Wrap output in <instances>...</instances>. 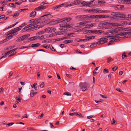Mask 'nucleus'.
Returning a JSON list of instances; mask_svg holds the SVG:
<instances>
[{
	"instance_id": "obj_47",
	"label": "nucleus",
	"mask_w": 131,
	"mask_h": 131,
	"mask_svg": "<svg viewBox=\"0 0 131 131\" xmlns=\"http://www.w3.org/2000/svg\"><path fill=\"white\" fill-rule=\"evenodd\" d=\"M49 47L50 49L52 51H55L56 50L54 49L53 48V46L50 45L49 46Z\"/></svg>"
},
{
	"instance_id": "obj_5",
	"label": "nucleus",
	"mask_w": 131,
	"mask_h": 131,
	"mask_svg": "<svg viewBox=\"0 0 131 131\" xmlns=\"http://www.w3.org/2000/svg\"><path fill=\"white\" fill-rule=\"evenodd\" d=\"M22 27V26H19V27H16L14 29L8 31L6 35H9V34H14L19 31L21 29V27Z\"/></svg>"
},
{
	"instance_id": "obj_25",
	"label": "nucleus",
	"mask_w": 131,
	"mask_h": 131,
	"mask_svg": "<svg viewBox=\"0 0 131 131\" xmlns=\"http://www.w3.org/2000/svg\"><path fill=\"white\" fill-rule=\"evenodd\" d=\"M80 3V1L78 0H76L72 2V4L73 5H76Z\"/></svg>"
},
{
	"instance_id": "obj_64",
	"label": "nucleus",
	"mask_w": 131,
	"mask_h": 131,
	"mask_svg": "<svg viewBox=\"0 0 131 131\" xmlns=\"http://www.w3.org/2000/svg\"><path fill=\"white\" fill-rule=\"evenodd\" d=\"M9 6H14V4L13 3H10L9 4Z\"/></svg>"
},
{
	"instance_id": "obj_45",
	"label": "nucleus",
	"mask_w": 131,
	"mask_h": 131,
	"mask_svg": "<svg viewBox=\"0 0 131 131\" xmlns=\"http://www.w3.org/2000/svg\"><path fill=\"white\" fill-rule=\"evenodd\" d=\"M106 2V1H103V0H99L98 3H101V4H104Z\"/></svg>"
},
{
	"instance_id": "obj_26",
	"label": "nucleus",
	"mask_w": 131,
	"mask_h": 131,
	"mask_svg": "<svg viewBox=\"0 0 131 131\" xmlns=\"http://www.w3.org/2000/svg\"><path fill=\"white\" fill-rule=\"evenodd\" d=\"M37 39V37L36 36H34L31 37L29 38V40L30 41L35 40Z\"/></svg>"
},
{
	"instance_id": "obj_7",
	"label": "nucleus",
	"mask_w": 131,
	"mask_h": 131,
	"mask_svg": "<svg viewBox=\"0 0 131 131\" xmlns=\"http://www.w3.org/2000/svg\"><path fill=\"white\" fill-rule=\"evenodd\" d=\"M46 32L51 33L56 31V28L52 27H48L44 29Z\"/></svg>"
},
{
	"instance_id": "obj_42",
	"label": "nucleus",
	"mask_w": 131,
	"mask_h": 131,
	"mask_svg": "<svg viewBox=\"0 0 131 131\" xmlns=\"http://www.w3.org/2000/svg\"><path fill=\"white\" fill-rule=\"evenodd\" d=\"M83 6H88V3L85 2H83L82 3Z\"/></svg>"
},
{
	"instance_id": "obj_34",
	"label": "nucleus",
	"mask_w": 131,
	"mask_h": 131,
	"mask_svg": "<svg viewBox=\"0 0 131 131\" xmlns=\"http://www.w3.org/2000/svg\"><path fill=\"white\" fill-rule=\"evenodd\" d=\"M125 0H118V3L120 4H125Z\"/></svg>"
},
{
	"instance_id": "obj_54",
	"label": "nucleus",
	"mask_w": 131,
	"mask_h": 131,
	"mask_svg": "<svg viewBox=\"0 0 131 131\" xmlns=\"http://www.w3.org/2000/svg\"><path fill=\"white\" fill-rule=\"evenodd\" d=\"M2 2V4H3V6L6 5L7 4V1H3V2Z\"/></svg>"
},
{
	"instance_id": "obj_52",
	"label": "nucleus",
	"mask_w": 131,
	"mask_h": 131,
	"mask_svg": "<svg viewBox=\"0 0 131 131\" xmlns=\"http://www.w3.org/2000/svg\"><path fill=\"white\" fill-rule=\"evenodd\" d=\"M64 94L68 96H70L71 95V94L69 92H65L64 93Z\"/></svg>"
},
{
	"instance_id": "obj_24",
	"label": "nucleus",
	"mask_w": 131,
	"mask_h": 131,
	"mask_svg": "<svg viewBox=\"0 0 131 131\" xmlns=\"http://www.w3.org/2000/svg\"><path fill=\"white\" fill-rule=\"evenodd\" d=\"M9 34V35H10L9 36H8L7 37H6V39H7V40H8L10 39H11L13 36L14 35L13 34L12 35V34Z\"/></svg>"
},
{
	"instance_id": "obj_14",
	"label": "nucleus",
	"mask_w": 131,
	"mask_h": 131,
	"mask_svg": "<svg viewBox=\"0 0 131 131\" xmlns=\"http://www.w3.org/2000/svg\"><path fill=\"white\" fill-rule=\"evenodd\" d=\"M12 52V50L8 51L4 54H2V55L4 56L0 58V59H2L3 58H5L6 57V55H8Z\"/></svg>"
},
{
	"instance_id": "obj_1",
	"label": "nucleus",
	"mask_w": 131,
	"mask_h": 131,
	"mask_svg": "<svg viewBox=\"0 0 131 131\" xmlns=\"http://www.w3.org/2000/svg\"><path fill=\"white\" fill-rule=\"evenodd\" d=\"M50 14H46L39 18H36L35 19L30 20V21L31 22V23H32L34 26L37 24H39L40 23V24L42 23L41 22H40V20H43L46 19V18H47V16Z\"/></svg>"
},
{
	"instance_id": "obj_35",
	"label": "nucleus",
	"mask_w": 131,
	"mask_h": 131,
	"mask_svg": "<svg viewBox=\"0 0 131 131\" xmlns=\"http://www.w3.org/2000/svg\"><path fill=\"white\" fill-rule=\"evenodd\" d=\"M111 37H112V39H115L116 38H118L119 37V36L117 35H113Z\"/></svg>"
},
{
	"instance_id": "obj_39",
	"label": "nucleus",
	"mask_w": 131,
	"mask_h": 131,
	"mask_svg": "<svg viewBox=\"0 0 131 131\" xmlns=\"http://www.w3.org/2000/svg\"><path fill=\"white\" fill-rule=\"evenodd\" d=\"M22 3V1L21 0H20L18 2H16L15 4L18 5H20Z\"/></svg>"
},
{
	"instance_id": "obj_37",
	"label": "nucleus",
	"mask_w": 131,
	"mask_h": 131,
	"mask_svg": "<svg viewBox=\"0 0 131 131\" xmlns=\"http://www.w3.org/2000/svg\"><path fill=\"white\" fill-rule=\"evenodd\" d=\"M122 59H123L125 57H128L127 55H126L125 53H123L122 54Z\"/></svg>"
},
{
	"instance_id": "obj_36",
	"label": "nucleus",
	"mask_w": 131,
	"mask_h": 131,
	"mask_svg": "<svg viewBox=\"0 0 131 131\" xmlns=\"http://www.w3.org/2000/svg\"><path fill=\"white\" fill-rule=\"evenodd\" d=\"M19 14V13L18 12L16 13H15L13 15V17H16L17 16H18Z\"/></svg>"
},
{
	"instance_id": "obj_19",
	"label": "nucleus",
	"mask_w": 131,
	"mask_h": 131,
	"mask_svg": "<svg viewBox=\"0 0 131 131\" xmlns=\"http://www.w3.org/2000/svg\"><path fill=\"white\" fill-rule=\"evenodd\" d=\"M36 12L35 10H34L32 11L30 13V16L31 17H34L36 15Z\"/></svg>"
},
{
	"instance_id": "obj_13",
	"label": "nucleus",
	"mask_w": 131,
	"mask_h": 131,
	"mask_svg": "<svg viewBox=\"0 0 131 131\" xmlns=\"http://www.w3.org/2000/svg\"><path fill=\"white\" fill-rule=\"evenodd\" d=\"M43 26V25H38L30 28L29 30H30V31H32L34 30L40 28H41Z\"/></svg>"
},
{
	"instance_id": "obj_3",
	"label": "nucleus",
	"mask_w": 131,
	"mask_h": 131,
	"mask_svg": "<svg viewBox=\"0 0 131 131\" xmlns=\"http://www.w3.org/2000/svg\"><path fill=\"white\" fill-rule=\"evenodd\" d=\"M59 26L60 27L59 28L60 30H62L63 32H64L65 31L67 30L68 28L71 27L70 25L68 24L64 25L63 24H60Z\"/></svg>"
},
{
	"instance_id": "obj_43",
	"label": "nucleus",
	"mask_w": 131,
	"mask_h": 131,
	"mask_svg": "<svg viewBox=\"0 0 131 131\" xmlns=\"http://www.w3.org/2000/svg\"><path fill=\"white\" fill-rule=\"evenodd\" d=\"M118 68V67L117 66H115L114 67L112 68V70L113 71H116Z\"/></svg>"
},
{
	"instance_id": "obj_61",
	"label": "nucleus",
	"mask_w": 131,
	"mask_h": 131,
	"mask_svg": "<svg viewBox=\"0 0 131 131\" xmlns=\"http://www.w3.org/2000/svg\"><path fill=\"white\" fill-rule=\"evenodd\" d=\"M16 100H18L19 102H21V100L18 97H16Z\"/></svg>"
},
{
	"instance_id": "obj_12",
	"label": "nucleus",
	"mask_w": 131,
	"mask_h": 131,
	"mask_svg": "<svg viewBox=\"0 0 131 131\" xmlns=\"http://www.w3.org/2000/svg\"><path fill=\"white\" fill-rule=\"evenodd\" d=\"M70 20V18H67L55 21H54V23L56 24H57L62 21H65V22H66H66H68V21H69Z\"/></svg>"
},
{
	"instance_id": "obj_27",
	"label": "nucleus",
	"mask_w": 131,
	"mask_h": 131,
	"mask_svg": "<svg viewBox=\"0 0 131 131\" xmlns=\"http://www.w3.org/2000/svg\"><path fill=\"white\" fill-rule=\"evenodd\" d=\"M94 34H100L102 32V31L100 30H94Z\"/></svg>"
},
{
	"instance_id": "obj_16",
	"label": "nucleus",
	"mask_w": 131,
	"mask_h": 131,
	"mask_svg": "<svg viewBox=\"0 0 131 131\" xmlns=\"http://www.w3.org/2000/svg\"><path fill=\"white\" fill-rule=\"evenodd\" d=\"M118 34L121 36L126 35H131V32H121Z\"/></svg>"
},
{
	"instance_id": "obj_56",
	"label": "nucleus",
	"mask_w": 131,
	"mask_h": 131,
	"mask_svg": "<svg viewBox=\"0 0 131 131\" xmlns=\"http://www.w3.org/2000/svg\"><path fill=\"white\" fill-rule=\"evenodd\" d=\"M102 13H109L110 12L108 10H102Z\"/></svg>"
},
{
	"instance_id": "obj_58",
	"label": "nucleus",
	"mask_w": 131,
	"mask_h": 131,
	"mask_svg": "<svg viewBox=\"0 0 131 131\" xmlns=\"http://www.w3.org/2000/svg\"><path fill=\"white\" fill-rule=\"evenodd\" d=\"M14 124L13 123H10L7 124V125L8 126H11Z\"/></svg>"
},
{
	"instance_id": "obj_21",
	"label": "nucleus",
	"mask_w": 131,
	"mask_h": 131,
	"mask_svg": "<svg viewBox=\"0 0 131 131\" xmlns=\"http://www.w3.org/2000/svg\"><path fill=\"white\" fill-rule=\"evenodd\" d=\"M96 16L97 17L100 18H107V15H98Z\"/></svg>"
},
{
	"instance_id": "obj_57",
	"label": "nucleus",
	"mask_w": 131,
	"mask_h": 131,
	"mask_svg": "<svg viewBox=\"0 0 131 131\" xmlns=\"http://www.w3.org/2000/svg\"><path fill=\"white\" fill-rule=\"evenodd\" d=\"M102 10H101L100 9L97 8V12H99L100 13H102Z\"/></svg>"
},
{
	"instance_id": "obj_17",
	"label": "nucleus",
	"mask_w": 131,
	"mask_h": 131,
	"mask_svg": "<svg viewBox=\"0 0 131 131\" xmlns=\"http://www.w3.org/2000/svg\"><path fill=\"white\" fill-rule=\"evenodd\" d=\"M93 26V25L92 24H88L87 25H83L84 28H89L92 27Z\"/></svg>"
},
{
	"instance_id": "obj_60",
	"label": "nucleus",
	"mask_w": 131,
	"mask_h": 131,
	"mask_svg": "<svg viewBox=\"0 0 131 131\" xmlns=\"http://www.w3.org/2000/svg\"><path fill=\"white\" fill-rule=\"evenodd\" d=\"M43 114L42 113L41 115L38 116V118L39 119H40L43 116Z\"/></svg>"
},
{
	"instance_id": "obj_15",
	"label": "nucleus",
	"mask_w": 131,
	"mask_h": 131,
	"mask_svg": "<svg viewBox=\"0 0 131 131\" xmlns=\"http://www.w3.org/2000/svg\"><path fill=\"white\" fill-rule=\"evenodd\" d=\"M46 8V6H40L36 8L35 9V10H43Z\"/></svg>"
},
{
	"instance_id": "obj_49",
	"label": "nucleus",
	"mask_w": 131,
	"mask_h": 131,
	"mask_svg": "<svg viewBox=\"0 0 131 131\" xmlns=\"http://www.w3.org/2000/svg\"><path fill=\"white\" fill-rule=\"evenodd\" d=\"M100 95L103 98H107V96L105 95H103L102 94H100Z\"/></svg>"
},
{
	"instance_id": "obj_62",
	"label": "nucleus",
	"mask_w": 131,
	"mask_h": 131,
	"mask_svg": "<svg viewBox=\"0 0 131 131\" xmlns=\"http://www.w3.org/2000/svg\"><path fill=\"white\" fill-rule=\"evenodd\" d=\"M65 45L64 44H61L60 45V47L62 48H63L65 47Z\"/></svg>"
},
{
	"instance_id": "obj_22",
	"label": "nucleus",
	"mask_w": 131,
	"mask_h": 131,
	"mask_svg": "<svg viewBox=\"0 0 131 131\" xmlns=\"http://www.w3.org/2000/svg\"><path fill=\"white\" fill-rule=\"evenodd\" d=\"M85 37L87 38L90 39H93L95 38V36H89L87 35H86Z\"/></svg>"
},
{
	"instance_id": "obj_10",
	"label": "nucleus",
	"mask_w": 131,
	"mask_h": 131,
	"mask_svg": "<svg viewBox=\"0 0 131 131\" xmlns=\"http://www.w3.org/2000/svg\"><path fill=\"white\" fill-rule=\"evenodd\" d=\"M111 25V23H110L107 22H103L101 24V27H102L105 28V29H106L107 27L108 26Z\"/></svg>"
},
{
	"instance_id": "obj_46",
	"label": "nucleus",
	"mask_w": 131,
	"mask_h": 131,
	"mask_svg": "<svg viewBox=\"0 0 131 131\" xmlns=\"http://www.w3.org/2000/svg\"><path fill=\"white\" fill-rule=\"evenodd\" d=\"M45 31H44L43 30H42L41 31H40L38 32V34L39 35H41L42 34H43L45 33Z\"/></svg>"
},
{
	"instance_id": "obj_41",
	"label": "nucleus",
	"mask_w": 131,
	"mask_h": 131,
	"mask_svg": "<svg viewBox=\"0 0 131 131\" xmlns=\"http://www.w3.org/2000/svg\"><path fill=\"white\" fill-rule=\"evenodd\" d=\"M18 23H19L18 22H17L15 24H14L13 25H11L10 26H9L8 28H11V27H13L14 26H15V25H16L17 24H18Z\"/></svg>"
},
{
	"instance_id": "obj_18",
	"label": "nucleus",
	"mask_w": 131,
	"mask_h": 131,
	"mask_svg": "<svg viewBox=\"0 0 131 131\" xmlns=\"http://www.w3.org/2000/svg\"><path fill=\"white\" fill-rule=\"evenodd\" d=\"M116 9L121 10L124 7V6L123 5H116Z\"/></svg>"
},
{
	"instance_id": "obj_29",
	"label": "nucleus",
	"mask_w": 131,
	"mask_h": 131,
	"mask_svg": "<svg viewBox=\"0 0 131 131\" xmlns=\"http://www.w3.org/2000/svg\"><path fill=\"white\" fill-rule=\"evenodd\" d=\"M94 0H91V1L89 2L88 3V6L89 7H93L94 6L93 5H92L91 6H90V4H92L94 1Z\"/></svg>"
},
{
	"instance_id": "obj_28",
	"label": "nucleus",
	"mask_w": 131,
	"mask_h": 131,
	"mask_svg": "<svg viewBox=\"0 0 131 131\" xmlns=\"http://www.w3.org/2000/svg\"><path fill=\"white\" fill-rule=\"evenodd\" d=\"M40 45V44L39 43H37L35 44H32L31 45V47H38Z\"/></svg>"
},
{
	"instance_id": "obj_33",
	"label": "nucleus",
	"mask_w": 131,
	"mask_h": 131,
	"mask_svg": "<svg viewBox=\"0 0 131 131\" xmlns=\"http://www.w3.org/2000/svg\"><path fill=\"white\" fill-rule=\"evenodd\" d=\"M37 83H34L33 84V86L34 87V89H35V90H37Z\"/></svg>"
},
{
	"instance_id": "obj_63",
	"label": "nucleus",
	"mask_w": 131,
	"mask_h": 131,
	"mask_svg": "<svg viewBox=\"0 0 131 131\" xmlns=\"http://www.w3.org/2000/svg\"><path fill=\"white\" fill-rule=\"evenodd\" d=\"M115 122V120L114 118L113 119V122L112 121L111 122V124H114Z\"/></svg>"
},
{
	"instance_id": "obj_32",
	"label": "nucleus",
	"mask_w": 131,
	"mask_h": 131,
	"mask_svg": "<svg viewBox=\"0 0 131 131\" xmlns=\"http://www.w3.org/2000/svg\"><path fill=\"white\" fill-rule=\"evenodd\" d=\"M75 115H79L80 116V117L81 118H83L84 117V116L82 115L81 113H76V114H75Z\"/></svg>"
},
{
	"instance_id": "obj_44",
	"label": "nucleus",
	"mask_w": 131,
	"mask_h": 131,
	"mask_svg": "<svg viewBox=\"0 0 131 131\" xmlns=\"http://www.w3.org/2000/svg\"><path fill=\"white\" fill-rule=\"evenodd\" d=\"M37 39H41L44 38V35H42L41 36H37Z\"/></svg>"
},
{
	"instance_id": "obj_40",
	"label": "nucleus",
	"mask_w": 131,
	"mask_h": 131,
	"mask_svg": "<svg viewBox=\"0 0 131 131\" xmlns=\"http://www.w3.org/2000/svg\"><path fill=\"white\" fill-rule=\"evenodd\" d=\"M107 62L108 63H110L111 61L113 60V59H112L111 57H110L107 59Z\"/></svg>"
},
{
	"instance_id": "obj_11",
	"label": "nucleus",
	"mask_w": 131,
	"mask_h": 131,
	"mask_svg": "<svg viewBox=\"0 0 131 131\" xmlns=\"http://www.w3.org/2000/svg\"><path fill=\"white\" fill-rule=\"evenodd\" d=\"M122 18L127 20H131V14L125 15L123 14Z\"/></svg>"
},
{
	"instance_id": "obj_30",
	"label": "nucleus",
	"mask_w": 131,
	"mask_h": 131,
	"mask_svg": "<svg viewBox=\"0 0 131 131\" xmlns=\"http://www.w3.org/2000/svg\"><path fill=\"white\" fill-rule=\"evenodd\" d=\"M125 4H130L131 3V0H125Z\"/></svg>"
},
{
	"instance_id": "obj_51",
	"label": "nucleus",
	"mask_w": 131,
	"mask_h": 131,
	"mask_svg": "<svg viewBox=\"0 0 131 131\" xmlns=\"http://www.w3.org/2000/svg\"><path fill=\"white\" fill-rule=\"evenodd\" d=\"M109 32L111 34H114L115 33V31L113 30H109Z\"/></svg>"
},
{
	"instance_id": "obj_23",
	"label": "nucleus",
	"mask_w": 131,
	"mask_h": 131,
	"mask_svg": "<svg viewBox=\"0 0 131 131\" xmlns=\"http://www.w3.org/2000/svg\"><path fill=\"white\" fill-rule=\"evenodd\" d=\"M89 22L88 21H82L79 23V25H83V26L84 25H85Z\"/></svg>"
},
{
	"instance_id": "obj_8",
	"label": "nucleus",
	"mask_w": 131,
	"mask_h": 131,
	"mask_svg": "<svg viewBox=\"0 0 131 131\" xmlns=\"http://www.w3.org/2000/svg\"><path fill=\"white\" fill-rule=\"evenodd\" d=\"M111 15L114 16L115 17L122 18L123 14L118 12H112L111 13Z\"/></svg>"
},
{
	"instance_id": "obj_6",
	"label": "nucleus",
	"mask_w": 131,
	"mask_h": 131,
	"mask_svg": "<svg viewBox=\"0 0 131 131\" xmlns=\"http://www.w3.org/2000/svg\"><path fill=\"white\" fill-rule=\"evenodd\" d=\"M91 17V16H89V15H79L77 16V18H80L81 21L84 20H86L88 19Z\"/></svg>"
},
{
	"instance_id": "obj_9",
	"label": "nucleus",
	"mask_w": 131,
	"mask_h": 131,
	"mask_svg": "<svg viewBox=\"0 0 131 131\" xmlns=\"http://www.w3.org/2000/svg\"><path fill=\"white\" fill-rule=\"evenodd\" d=\"M29 36L28 35H24L21 37H19L16 40V41L17 42H20L23 41L24 39L28 37Z\"/></svg>"
},
{
	"instance_id": "obj_50",
	"label": "nucleus",
	"mask_w": 131,
	"mask_h": 131,
	"mask_svg": "<svg viewBox=\"0 0 131 131\" xmlns=\"http://www.w3.org/2000/svg\"><path fill=\"white\" fill-rule=\"evenodd\" d=\"M114 18V17L113 16H111L107 15L106 18H110L111 19H113Z\"/></svg>"
},
{
	"instance_id": "obj_59",
	"label": "nucleus",
	"mask_w": 131,
	"mask_h": 131,
	"mask_svg": "<svg viewBox=\"0 0 131 131\" xmlns=\"http://www.w3.org/2000/svg\"><path fill=\"white\" fill-rule=\"evenodd\" d=\"M103 72L104 73H105V72H106V73H108V69H104L103 70Z\"/></svg>"
},
{
	"instance_id": "obj_55",
	"label": "nucleus",
	"mask_w": 131,
	"mask_h": 131,
	"mask_svg": "<svg viewBox=\"0 0 131 131\" xmlns=\"http://www.w3.org/2000/svg\"><path fill=\"white\" fill-rule=\"evenodd\" d=\"M28 28L27 27V26H25L23 29V30H24V31H26L27 30H29V31H30V30H29V29H27Z\"/></svg>"
},
{
	"instance_id": "obj_48",
	"label": "nucleus",
	"mask_w": 131,
	"mask_h": 131,
	"mask_svg": "<svg viewBox=\"0 0 131 131\" xmlns=\"http://www.w3.org/2000/svg\"><path fill=\"white\" fill-rule=\"evenodd\" d=\"M5 17V16L4 15H2L0 16V19H4V20H5L7 18V17H6L5 19H4Z\"/></svg>"
},
{
	"instance_id": "obj_4",
	"label": "nucleus",
	"mask_w": 131,
	"mask_h": 131,
	"mask_svg": "<svg viewBox=\"0 0 131 131\" xmlns=\"http://www.w3.org/2000/svg\"><path fill=\"white\" fill-rule=\"evenodd\" d=\"M80 86L81 88V89L82 90L84 91L87 90V88H89L90 85L88 83H81Z\"/></svg>"
},
{
	"instance_id": "obj_20",
	"label": "nucleus",
	"mask_w": 131,
	"mask_h": 131,
	"mask_svg": "<svg viewBox=\"0 0 131 131\" xmlns=\"http://www.w3.org/2000/svg\"><path fill=\"white\" fill-rule=\"evenodd\" d=\"M73 41V40H66L63 41V43L67 44L72 43Z\"/></svg>"
},
{
	"instance_id": "obj_38",
	"label": "nucleus",
	"mask_w": 131,
	"mask_h": 131,
	"mask_svg": "<svg viewBox=\"0 0 131 131\" xmlns=\"http://www.w3.org/2000/svg\"><path fill=\"white\" fill-rule=\"evenodd\" d=\"M123 30H124L125 31H131V28H124L123 29Z\"/></svg>"
},
{
	"instance_id": "obj_31",
	"label": "nucleus",
	"mask_w": 131,
	"mask_h": 131,
	"mask_svg": "<svg viewBox=\"0 0 131 131\" xmlns=\"http://www.w3.org/2000/svg\"><path fill=\"white\" fill-rule=\"evenodd\" d=\"M34 90H32L30 91V96L31 97H32L34 96Z\"/></svg>"
},
{
	"instance_id": "obj_53",
	"label": "nucleus",
	"mask_w": 131,
	"mask_h": 131,
	"mask_svg": "<svg viewBox=\"0 0 131 131\" xmlns=\"http://www.w3.org/2000/svg\"><path fill=\"white\" fill-rule=\"evenodd\" d=\"M44 82H42L40 85V88H43L44 87Z\"/></svg>"
},
{
	"instance_id": "obj_2",
	"label": "nucleus",
	"mask_w": 131,
	"mask_h": 131,
	"mask_svg": "<svg viewBox=\"0 0 131 131\" xmlns=\"http://www.w3.org/2000/svg\"><path fill=\"white\" fill-rule=\"evenodd\" d=\"M108 37H105L104 38H101L99 41L97 42L96 43H93L92 44L90 45V47L91 48H92L94 46H95L97 44H103L107 42V40H108Z\"/></svg>"
}]
</instances>
